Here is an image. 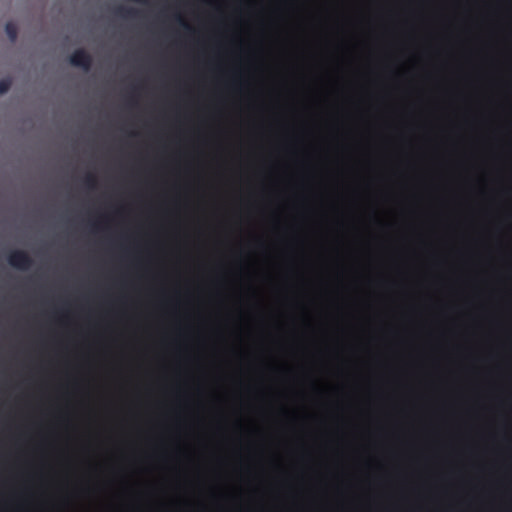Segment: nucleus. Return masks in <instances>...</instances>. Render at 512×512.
<instances>
[{"instance_id":"1","label":"nucleus","mask_w":512,"mask_h":512,"mask_svg":"<svg viewBox=\"0 0 512 512\" xmlns=\"http://www.w3.org/2000/svg\"><path fill=\"white\" fill-rule=\"evenodd\" d=\"M7 260L9 265L19 270H27L33 264L32 258L23 250H14L10 252Z\"/></svg>"},{"instance_id":"2","label":"nucleus","mask_w":512,"mask_h":512,"mask_svg":"<svg viewBox=\"0 0 512 512\" xmlns=\"http://www.w3.org/2000/svg\"><path fill=\"white\" fill-rule=\"evenodd\" d=\"M69 61L71 65L75 67H80L86 71L91 68L92 65V57L91 55L84 49L79 48L76 49L69 57Z\"/></svg>"},{"instance_id":"3","label":"nucleus","mask_w":512,"mask_h":512,"mask_svg":"<svg viewBox=\"0 0 512 512\" xmlns=\"http://www.w3.org/2000/svg\"><path fill=\"white\" fill-rule=\"evenodd\" d=\"M116 14L124 19H136L141 16V13L139 10L135 8H128L120 6L116 10Z\"/></svg>"},{"instance_id":"4","label":"nucleus","mask_w":512,"mask_h":512,"mask_svg":"<svg viewBox=\"0 0 512 512\" xmlns=\"http://www.w3.org/2000/svg\"><path fill=\"white\" fill-rule=\"evenodd\" d=\"M6 34L11 42H15L18 35V29L13 22H7L5 25Z\"/></svg>"},{"instance_id":"5","label":"nucleus","mask_w":512,"mask_h":512,"mask_svg":"<svg viewBox=\"0 0 512 512\" xmlns=\"http://www.w3.org/2000/svg\"><path fill=\"white\" fill-rule=\"evenodd\" d=\"M83 183L88 189L94 190L97 187V178L94 174L88 173L84 177Z\"/></svg>"},{"instance_id":"6","label":"nucleus","mask_w":512,"mask_h":512,"mask_svg":"<svg viewBox=\"0 0 512 512\" xmlns=\"http://www.w3.org/2000/svg\"><path fill=\"white\" fill-rule=\"evenodd\" d=\"M11 80L9 78L0 80V95L6 93L11 87Z\"/></svg>"},{"instance_id":"7","label":"nucleus","mask_w":512,"mask_h":512,"mask_svg":"<svg viewBox=\"0 0 512 512\" xmlns=\"http://www.w3.org/2000/svg\"><path fill=\"white\" fill-rule=\"evenodd\" d=\"M177 21L179 22V24L181 26H183L186 30L188 31H192V28L191 26L181 17V16H177Z\"/></svg>"}]
</instances>
